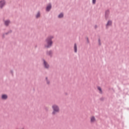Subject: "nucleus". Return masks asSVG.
<instances>
[{
  "mask_svg": "<svg viewBox=\"0 0 129 129\" xmlns=\"http://www.w3.org/2000/svg\"><path fill=\"white\" fill-rule=\"evenodd\" d=\"M52 109H53V111L52 112V114L54 115V114H56V113L59 112V107H58L57 105H53L52 106Z\"/></svg>",
  "mask_w": 129,
  "mask_h": 129,
  "instance_id": "f257e3e1",
  "label": "nucleus"
},
{
  "mask_svg": "<svg viewBox=\"0 0 129 129\" xmlns=\"http://www.w3.org/2000/svg\"><path fill=\"white\" fill-rule=\"evenodd\" d=\"M52 46V41L51 38H47L46 39V45H45V48H50Z\"/></svg>",
  "mask_w": 129,
  "mask_h": 129,
  "instance_id": "f03ea898",
  "label": "nucleus"
},
{
  "mask_svg": "<svg viewBox=\"0 0 129 129\" xmlns=\"http://www.w3.org/2000/svg\"><path fill=\"white\" fill-rule=\"evenodd\" d=\"M5 5H6V1H5V0H2L0 1V8L1 9H3Z\"/></svg>",
  "mask_w": 129,
  "mask_h": 129,
  "instance_id": "7ed1b4c3",
  "label": "nucleus"
},
{
  "mask_svg": "<svg viewBox=\"0 0 129 129\" xmlns=\"http://www.w3.org/2000/svg\"><path fill=\"white\" fill-rule=\"evenodd\" d=\"M51 4H49L46 8L47 12H49V11L51 10Z\"/></svg>",
  "mask_w": 129,
  "mask_h": 129,
  "instance_id": "20e7f679",
  "label": "nucleus"
},
{
  "mask_svg": "<svg viewBox=\"0 0 129 129\" xmlns=\"http://www.w3.org/2000/svg\"><path fill=\"white\" fill-rule=\"evenodd\" d=\"M96 119L94 116L91 117V122H95Z\"/></svg>",
  "mask_w": 129,
  "mask_h": 129,
  "instance_id": "39448f33",
  "label": "nucleus"
},
{
  "mask_svg": "<svg viewBox=\"0 0 129 129\" xmlns=\"http://www.w3.org/2000/svg\"><path fill=\"white\" fill-rule=\"evenodd\" d=\"M43 62L45 68H48L49 67V65L48 64V63H47V62L45 60H43Z\"/></svg>",
  "mask_w": 129,
  "mask_h": 129,
  "instance_id": "423d86ee",
  "label": "nucleus"
},
{
  "mask_svg": "<svg viewBox=\"0 0 129 129\" xmlns=\"http://www.w3.org/2000/svg\"><path fill=\"white\" fill-rule=\"evenodd\" d=\"M2 98V99H7V98H8V96L7 95H3Z\"/></svg>",
  "mask_w": 129,
  "mask_h": 129,
  "instance_id": "0eeeda50",
  "label": "nucleus"
},
{
  "mask_svg": "<svg viewBox=\"0 0 129 129\" xmlns=\"http://www.w3.org/2000/svg\"><path fill=\"white\" fill-rule=\"evenodd\" d=\"M74 49H75V53H76L77 52V45H76V44H75Z\"/></svg>",
  "mask_w": 129,
  "mask_h": 129,
  "instance_id": "6e6552de",
  "label": "nucleus"
},
{
  "mask_svg": "<svg viewBox=\"0 0 129 129\" xmlns=\"http://www.w3.org/2000/svg\"><path fill=\"white\" fill-rule=\"evenodd\" d=\"M97 88L100 91V93H102V90L101 89V88L100 87H98Z\"/></svg>",
  "mask_w": 129,
  "mask_h": 129,
  "instance_id": "1a4fd4ad",
  "label": "nucleus"
},
{
  "mask_svg": "<svg viewBox=\"0 0 129 129\" xmlns=\"http://www.w3.org/2000/svg\"><path fill=\"white\" fill-rule=\"evenodd\" d=\"M9 24H10V21L7 20V21H5L6 26H8L9 25Z\"/></svg>",
  "mask_w": 129,
  "mask_h": 129,
  "instance_id": "9d476101",
  "label": "nucleus"
},
{
  "mask_svg": "<svg viewBox=\"0 0 129 129\" xmlns=\"http://www.w3.org/2000/svg\"><path fill=\"white\" fill-rule=\"evenodd\" d=\"M111 24H112L111 21H109L108 22L107 24V26H110V25H111Z\"/></svg>",
  "mask_w": 129,
  "mask_h": 129,
  "instance_id": "9b49d317",
  "label": "nucleus"
},
{
  "mask_svg": "<svg viewBox=\"0 0 129 129\" xmlns=\"http://www.w3.org/2000/svg\"><path fill=\"white\" fill-rule=\"evenodd\" d=\"M36 18H40V12H38L37 14L36 15Z\"/></svg>",
  "mask_w": 129,
  "mask_h": 129,
  "instance_id": "f8f14e48",
  "label": "nucleus"
},
{
  "mask_svg": "<svg viewBox=\"0 0 129 129\" xmlns=\"http://www.w3.org/2000/svg\"><path fill=\"white\" fill-rule=\"evenodd\" d=\"M58 18H63V14L61 13L58 15Z\"/></svg>",
  "mask_w": 129,
  "mask_h": 129,
  "instance_id": "ddd939ff",
  "label": "nucleus"
},
{
  "mask_svg": "<svg viewBox=\"0 0 129 129\" xmlns=\"http://www.w3.org/2000/svg\"><path fill=\"white\" fill-rule=\"evenodd\" d=\"M95 3H96V0H93V4L95 5Z\"/></svg>",
  "mask_w": 129,
  "mask_h": 129,
  "instance_id": "4468645a",
  "label": "nucleus"
},
{
  "mask_svg": "<svg viewBox=\"0 0 129 129\" xmlns=\"http://www.w3.org/2000/svg\"><path fill=\"white\" fill-rule=\"evenodd\" d=\"M51 53H52V51H49V55L51 54Z\"/></svg>",
  "mask_w": 129,
  "mask_h": 129,
  "instance_id": "2eb2a0df",
  "label": "nucleus"
},
{
  "mask_svg": "<svg viewBox=\"0 0 129 129\" xmlns=\"http://www.w3.org/2000/svg\"><path fill=\"white\" fill-rule=\"evenodd\" d=\"M47 84H49V83L47 82Z\"/></svg>",
  "mask_w": 129,
  "mask_h": 129,
  "instance_id": "dca6fc26",
  "label": "nucleus"
}]
</instances>
